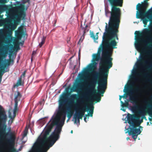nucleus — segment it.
Segmentation results:
<instances>
[{
    "instance_id": "e433bc0d",
    "label": "nucleus",
    "mask_w": 152,
    "mask_h": 152,
    "mask_svg": "<svg viewBox=\"0 0 152 152\" xmlns=\"http://www.w3.org/2000/svg\"><path fill=\"white\" fill-rule=\"evenodd\" d=\"M147 73H144L143 74V76L144 77H146L147 76Z\"/></svg>"
},
{
    "instance_id": "5fc2aeb1",
    "label": "nucleus",
    "mask_w": 152,
    "mask_h": 152,
    "mask_svg": "<svg viewBox=\"0 0 152 152\" xmlns=\"http://www.w3.org/2000/svg\"><path fill=\"white\" fill-rule=\"evenodd\" d=\"M80 57H79V60H80Z\"/></svg>"
},
{
    "instance_id": "f8f14e48",
    "label": "nucleus",
    "mask_w": 152,
    "mask_h": 152,
    "mask_svg": "<svg viewBox=\"0 0 152 152\" xmlns=\"http://www.w3.org/2000/svg\"><path fill=\"white\" fill-rule=\"evenodd\" d=\"M102 46V44L100 47L99 49V50L98 52V53L97 54H93V61L94 62V63L91 64V65L90 66L89 68L92 69H94L95 67V66L94 65V64H96V62H94L95 61H98L99 60L100 58V53L102 51V52L104 50H108L107 48H105L104 47L103 49H102V50L101 51L100 48Z\"/></svg>"
},
{
    "instance_id": "de8ad7c7",
    "label": "nucleus",
    "mask_w": 152,
    "mask_h": 152,
    "mask_svg": "<svg viewBox=\"0 0 152 152\" xmlns=\"http://www.w3.org/2000/svg\"><path fill=\"white\" fill-rule=\"evenodd\" d=\"M83 101H82L81 102V103H83Z\"/></svg>"
},
{
    "instance_id": "a18cd8bd",
    "label": "nucleus",
    "mask_w": 152,
    "mask_h": 152,
    "mask_svg": "<svg viewBox=\"0 0 152 152\" xmlns=\"http://www.w3.org/2000/svg\"><path fill=\"white\" fill-rule=\"evenodd\" d=\"M73 132V131L72 130L71 131V133H72Z\"/></svg>"
},
{
    "instance_id": "aec40b11",
    "label": "nucleus",
    "mask_w": 152,
    "mask_h": 152,
    "mask_svg": "<svg viewBox=\"0 0 152 152\" xmlns=\"http://www.w3.org/2000/svg\"><path fill=\"white\" fill-rule=\"evenodd\" d=\"M17 94L15 96L14 100L15 101L17 100V101H18L20 100V98L22 97V95L19 91L17 92Z\"/></svg>"
},
{
    "instance_id": "bb28decb",
    "label": "nucleus",
    "mask_w": 152,
    "mask_h": 152,
    "mask_svg": "<svg viewBox=\"0 0 152 152\" xmlns=\"http://www.w3.org/2000/svg\"><path fill=\"white\" fill-rule=\"evenodd\" d=\"M26 70H25L23 73V74L21 75L20 77V78H21V79H22V78H24L25 77L26 74Z\"/></svg>"
},
{
    "instance_id": "39448f33",
    "label": "nucleus",
    "mask_w": 152,
    "mask_h": 152,
    "mask_svg": "<svg viewBox=\"0 0 152 152\" xmlns=\"http://www.w3.org/2000/svg\"><path fill=\"white\" fill-rule=\"evenodd\" d=\"M140 116L135 114H128L127 115L128 123L130 124V130L128 131L129 134L132 135V137L135 140L137 136L141 133L140 128L137 127L140 125L143 121L142 118L140 120Z\"/></svg>"
},
{
    "instance_id": "c85d7f7f",
    "label": "nucleus",
    "mask_w": 152,
    "mask_h": 152,
    "mask_svg": "<svg viewBox=\"0 0 152 152\" xmlns=\"http://www.w3.org/2000/svg\"><path fill=\"white\" fill-rule=\"evenodd\" d=\"M73 114V112L71 111H70L68 113V114L67 115L68 117L69 118L72 116V115Z\"/></svg>"
},
{
    "instance_id": "49530a36",
    "label": "nucleus",
    "mask_w": 152,
    "mask_h": 152,
    "mask_svg": "<svg viewBox=\"0 0 152 152\" xmlns=\"http://www.w3.org/2000/svg\"><path fill=\"white\" fill-rule=\"evenodd\" d=\"M1 0V1H2H2H4L5 0Z\"/></svg>"
},
{
    "instance_id": "423d86ee",
    "label": "nucleus",
    "mask_w": 152,
    "mask_h": 152,
    "mask_svg": "<svg viewBox=\"0 0 152 152\" xmlns=\"http://www.w3.org/2000/svg\"><path fill=\"white\" fill-rule=\"evenodd\" d=\"M7 120V116L5 112L3 109L2 107L0 105V125H2L0 128V132L3 135V137L4 135H9L10 137L9 139H7V141L10 147V150L11 151H15V149L14 147V138H13L12 133L11 132H6L7 126L6 125Z\"/></svg>"
},
{
    "instance_id": "5701e85b",
    "label": "nucleus",
    "mask_w": 152,
    "mask_h": 152,
    "mask_svg": "<svg viewBox=\"0 0 152 152\" xmlns=\"http://www.w3.org/2000/svg\"><path fill=\"white\" fill-rule=\"evenodd\" d=\"M134 75H140V74H139L138 73H137V72L135 71L134 72L133 75L132 76V78L134 80H137V79L135 77Z\"/></svg>"
},
{
    "instance_id": "a211bd4d",
    "label": "nucleus",
    "mask_w": 152,
    "mask_h": 152,
    "mask_svg": "<svg viewBox=\"0 0 152 152\" xmlns=\"http://www.w3.org/2000/svg\"><path fill=\"white\" fill-rule=\"evenodd\" d=\"M89 108V110L88 111H89V113H88L89 115L91 117H92L94 112V107L93 105H91Z\"/></svg>"
},
{
    "instance_id": "dca6fc26",
    "label": "nucleus",
    "mask_w": 152,
    "mask_h": 152,
    "mask_svg": "<svg viewBox=\"0 0 152 152\" xmlns=\"http://www.w3.org/2000/svg\"><path fill=\"white\" fill-rule=\"evenodd\" d=\"M83 116L77 113L76 114H75L74 115V118L75 119V123H76L77 121H78V122L80 124V119H82L83 117Z\"/></svg>"
},
{
    "instance_id": "412c9836",
    "label": "nucleus",
    "mask_w": 152,
    "mask_h": 152,
    "mask_svg": "<svg viewBox=\"0 0 152 152\" xmlns=\"http://www.w3.org/2000/svg\"><path fill=\"white\" fill-rule=\"evenodd\" d=\"M129 101H125V102L124 103L122 101H121V103L122 107H127L129 105Z\"/></svg>"
},
{
    "instance_id": "f257e3e1",
    "label": "nucleus",
    "mask_w": 152,
    "mask_h": 152,
    "mask_svg": "<svg viewBox=\"0 0 152 152\" xmlns=\"http://www.w3.org/2000/svg\"><path fill=\"white\" fill-rule=\"evenodd\" d=\"M120 23L116 25L108 27V25L106 23L105 32H104L102 37V46L100 48L101 51L104 47L108 50H104L102 52V59L101 60L102 66L104 67L106 72L104 73L107 76L109 73V69L113 66L112 61L113 58L111 57L113 51V49L116 48L117 42L115 39L118 40L117 33L118 32V28Z\"/></svg>"
},
{
    "instance_id": "ddd939ff",
    "label": "nucleus",
    "mask_w": 152,
    "mask_h": 152,
    "mask_svg": "<svg viewBox=\"0 0 152 152\" xmlns=\"http://www.w3.org/2000/svg\"><path fill=\"white\" fill-rule=\"evenodd\" d=\"M75 109L77 113L83 116H84L85 112L88 111L89 110V107L87 105L82 107L79 105H77Z\"/></svg>"
},
{
    "instance_id": "864d4df0",
    "label": "nucleus",
    "mask_w": 152,
    "mask_h": 152,
    "mask_svg": "<svg viewBox=\"0 0 152 152\" xmlns=\"http://www.w3.org/2000/svg\"><path fill=\"white\" fill-rule=\"evenodd\" d=\"M140 128H141V127H141V126H140Z\"/></svg>"
},
{
    "instance_id": "9b49d317",
    "label": "nucleus",
    "mask_w": 152,
    "mask_h": 152,
    "mask_svg": "<svg viewBox=\"0 0 152 152\" xmlns=\"http://www.w3.org/2000/svg\"><path fill=\"white\" fill-rule=\"evenodd\" d=\"M140 109L141 107H140L137 104H136L134 106L132 107V110L134 112L138 110L137 113L139 115L142 116V118L143 119L146 118L145 117V115L146 113L150 114L151 113H152V109L151 108H150L149 109V110H151L149 111L148 110V109H147V108H146L145 109H142L140 110Z\"/></svg>"
},
{
    "instance_id": "72a5a7b5",
    "label": "nucleus",
    "mask_w": 152,
    "mask_h": 152,
    "mask_svg": "<svg viewBox=\"0 0 152 152\" xmlns=\"http://www.w3.org/2000/svg\"><path fill=\"white\" fill-rule=\"evenodd\" d=\"M88 26L87 25H86L85 26V27L84 28H83V32L84 33H85L86 32V29L88 27Z\"/></svg>"
},
{
    "instance_id": "b1692460",
    "label": "nucleus",
    "mask_w": 152,
    "mask_h": 152,
    "mask_svg": "<svg viewBox=\"0 0 152 152\" xmlns=\"http://www.w3.org/2000/svg\"><path fill=\"white\" fill-rule=\"evenodd\" d=\"M78 97V95L77 94H74L70 96V98L72 100L77 99Z\"/></svg>"
},
{
    "instance_id": "58836bf2",
    "label": "nucleus",
    "mask_w": 152,
    "mask_h": 152,
    "mask_svg": "<svg viewBox=\"0 0 152 152\" xmlns=\"http://www.w3.org/2000/svg\"><path fill=\"white\" fill-rule=\"evenodd\" d=\"M54 22V24L53 25V26H56V20H55Z\"/></svg>"
},
{
    "instance_id": "0eeeda50",
    "label": "nucleus",
    "mask_w": 152,
    "mask_h": 152,
    "mask_svg": "<svg viewBox=\"0 0 152 152\" xmlns=\"http://www.w3.org/2000/svg\"><path fill=\"white\" fill-rule=\"evenodd\" d=\"M65 100V96L63 95L61 96L59 101L58 113L55 115H53L52 117L48 123L50 122H53V121H56V120L58 119L57 123L55 125L62 128L64 125L66 117V111L64 107Z\"/></svg>"
},
{
    "instance_id": "4be33fe9",
    "label": "nucleus",
    "mask_w": 152,
    "mask_h": 152,
    "mask_svg": "<svg viewBox=\"0 0 152 152\" xmlns=\"http://www.w3.org/2000/svg\"><path fill=\"white\" fill-rule=\"evenodd\" d=\"M22 79L21 78H19L16 84L14 86H16L17 87H18L19 86H20L21 85L22 83Z\"/></svg>"
},
{
    "instance_id": "09e8293b",
    "label": "nucleus",
    "mask_w": 152,
    "mask_h": 152,
    "mask_svg": "<svg viewBox=\"0 0 152 152\" xmlns=\"http://www.w3.org/2000/svg\"><path fill=\"white\" fill-rule=\"evenodd\" d=\"M42 102H40V104H42Z\"/></svg>"
},
{
    "instance_id": "2eb2a0df",
    "label": "nucleus",
    "mask_w": 152,
    "mask_h": 152,
    "mask_svg": "<svg viewBox=\"0 0 152 152\" xmlns=\"http://www.w3.org/2000/svg\"><path fill=\"white\" fill-rule=\"evenodd\" d=\"M10 52L11 53L9 55V58H10V59L7 60V62L5 63L1 67L2 68L1 71L4 72V69L5 68L6 66H9L11 62H13V60L11 58V53H12L13 51H10Z\"/></svg>"
},
{
    "instance_id": "a19ab883",
    "label": "nucleus",
    "mask_w": 152,
    "mask_h": 152,
    "mask_svg": "<svg viewBox=\"0 0 152 152\" xmlns=\"http://www.w3.org/2000/svg\"><path fill=\"white\" fill-rule=\"evenodd\" d=\"M9 26H10V24L9 23H7V26L8 28Z\"/></svg>"
},
{
    "instance_id": "393cba45",
    "label": "nucleus",
    "mask_w": 152,
    "mask_h": 152,
    "mask_svg": "<svg viewBox=\"0 0 152 152\" xmlns=\"http://www.w3.org/2000/svg\"><path fill=\"white\" fill-rule=\"evenodd\" d=\"M45 38L43 37L42 39V41L41 42L39 43V46L40 48H41L42 47V45L44 44L45 42Z\"/></svg>"
},
{
    "instance_id": "2f4dec72",
    "label": "nucleus",
    "mask_w": 152,
    "mask_h": 152,
    "mask_svg": "<svg viewBox=\"0 0 152 152\" xmlns=\"http://www.w3.org/2000/svg\"><path fill=\"white\" fill-rule=\"evenodd\" d=\"M152 43V42H149L147 44V46L148 48H151L152 47V45H151V44Z\"/></svg>"
},
{
    "instance_id": "c9c22d12",
    "label": "nucleus",
    "mask_w": 152,
    "mask_h": 152,
    "mask_svg": "<svg viewBox=\"0 0 152 152\" xmlns=\"http://www.w3.org/2000/svg\"><path fill=\"white\" fill-rule=\"evenodd\" d=\"M15 48H17V50L20 49V47L18 45H17L15 47Z\"/></svg>"
},
{
    "instance_id": "4c0bfd02",
    "label": "nucleus",
    "mask_w": 152,
    "mask_h": 152,
    "mask_svg": "<svg viewBox=\"0 0 152 152\" xmlns=\"http://www.w3.org/2000/svg\"><path fill=\"white\" fill-rule=\"evenodd\" d=\"M36 53V51H33L32 52V55H34V54Z\"/></svg>"
},
{
    "instance_id": "7c9ffc66",
    "label": "nucleus",
    "mask_w": 152,
    "mask_h": 152,
    "mask_svg": "<svg viewBox=\"0 0 152 152\" xmlns=\"http://www.w3.org/2000/svg\"><path fill=\"white\" fill-rule=\"evenodd\" d=\"M28 129H26L24 131V134L23 135V137H25L26 136L28 132Z\"/></svg>"
},
{
    "instance_id": "79ce46f5",
    "label": "nucleus",
    "mask_w": 152,
    "mask_h": 152,
    "mask_svg": "<svg viewBox=\"0 0 152 152\" xmlns=\"http://www.w3.org/2000/svg\"><path fill=\"white\" fill-rule=\"evenodd\" d=\"M5 23H8V20H5Z\"/></svg>"
},
{
    "instance_id": "a878e982",
    "label": "nucleus",
    "mask_w": 152,
    "mask_h": 152,
    "mask_svg": "<svg viewBox=\"0 0 152 152\" xmlns=\"http://www.w3.org/2000/svg\"><path fill=\"white\" fill-rule=\"evenodd\" d=\"M15 107L14 109V112L18 110V102L17 100L15 101Z\"/></svg>"
},
{
    "instance_id": "8fccbe9b",
    "label": "nucleus",
    "mask_w": 152,
    "mask_h": 152,
    "mask_svg": "<svg viewBox=\"0 0 152 152\" xmlns=\"http://www.w3.org/2000/svg\"><path fill=\"white\" fill-rule=\"evenodd\" d=\"M148 106L150 107H151V106L150 105H148Z\"/></svg>"
},
{
    "instance_id": "f704fd0d",
    "label": "nucleus",
    "mask_w": 152,
    "mask_h": 152,
    "mask_svg": "<svg viewBox=\"0 0 152 152\" xmlns=\"http://www.w3.org/2000/svg\"><path fill=\"white\" fill-rule=\"evenodd\" d=\"M82 41H83V40H81V38L80 39V40H79V42H78V44H80V42H82Z\"/></svg>"
},
{
    "instance_id": "f3484780",
    "label": "nucleus",
    "mask_w": 152,
    "mask_h": 152,
    "mask_svg": "<svg viewBox=\"0 0 152 152\" xmlns=\"http://www.w3.org/2000/svg\"><path fill=\"white\" fill-rule=\"evenodd\" d=\"M21 31L20 30L15 31V34L16 37L19 39H21L22 38V34L23 33V28H21Z\"/></svg>"
},
{
    "instance_id": "20e7f679",
    "label": "nucleus",
    "mask_w": 152,
    "mask_h": 152,
    "mask_svg": "<svg viewBox=\"0 0 152 152\" xmlns=\"http://www.w3.org/2000/svg\"><path fill=\"white\" fill-rule=\"evenodd\" d=\"M136 32L137 33V34L138 35L139 37L137 38V42L135 44V46L136 49L138 51H142V53H141L142 56L137 64V65L141 66L143 63H147V61H144V56L148 55L149 52L145 50L146 48H142L141 43L145 42V41L143 39L141 38V37L144 35H148V39L151 41H152V34H151L152 32V26H151L149 28H145L143 33H140L138 31H136L135 33Z\"/></svg>"
},
{
    "instance_id": "4468645a",
    "label": "nucleus",
    "mask_w": 152,
    "mask_h": 152,
    "mask_svg": "<svg viewBox=\"0 0 152 152\" xmlns=\"http://www.w3.org/2000/svg\"><path fill=\"white\" fill-rule=\"evenodd\" d=\"M71 90L74 92H79L82 90V86L80 83H77L73 85Z\"/></svg>"
},
{
    "instance_id": "7ed1b4c3",
    "label": "nucleus",
    "mask_w": 152,
    "mask_h": 152,
    "mask_svg": "<svg viewBox=\"0 0 152 152\" xmlns=\"http://www.w3.org/2000/svg\"><path fill=\"white\" fill-rule=\"evenodd\" d=\"M111 6V11L108 10H105V15L108 16V15H110L108 23V27H110L116 24L120 23L121 16V9L118 7H122L123 6V0H107Z\"/></svg>"
},
{
    "instance_id": "6e6d98bb",
    "label": "nucleus",
    "mask_w": 152,
    "mask_h": 152,
    "mask_svg": "<svg viewBox=\"0 0 152 152\" xmlns=\"http://www.w3.org/2000/svg\"><path fill=\"white\" fill-rule=\"evenodd\" d=\"M31 60H32V58H31Z\"/></svg>"
},
{
    "instance_id": "c03bdc74",
    "label": "nucleus",
    "mask_w": 152,
    "mask_h": 152,
    "mask_svg": "<svg viewBox=\"0 0 152 152\" xmlns=\"http://www.w3.org/2000/svg\"><path fill=\"white\" fill-rule=\"evenodd\" d=\"M122 110L124 112L125 111V110L124 109H122Z\"/></svg>"
},
{
    "instance_id": "9d476101",
    "label": "nucleus",
    "mask_w": 152,
    "mask_h": 152,
    "mask_svg": "<svg viewBox=\"0 0 152 152\" xmlns=\"http://www.w3.org/2000/svg\"><path fill=\"white\" fill-rule=\"evenodd\" d=\"M140 91V88L139 86H137L132 89L129 90L126 92L127 95L125 96H120L119 100H121L122 98H126L127 97V95L129 96V99L132 103L137 104V96L133 94L134 93H138Z\"/></svg>"
},
{
    "instance_id": "603ef678",
    "label": "nucleus",
    "mask_w": 152,
    "mask_h": 152,
    "mask_svg": "<svg viewBox=\"0 0 152 152\" xmlns=\"http://www.w3.org/2000/svg\"><path fill=\"white\" fill-rule=\"evenodd\" d=\"M151 98L152 99V95L151 96Z\"/></svg>"
},
{
    "instance_id": "1a4fd4ad",
    "label": "nucleus",
    "mask_w": 152,
    "mask_h": 152,
    "mask_svg": "<svg viewBox=\"0 0 152 152\" xmlns=\"http://www.w3.org/2000/svg\"><path fill=\"white\" fill-rule=\"evenodd\" d=\"M24 7L23 6H19L12 8L8 13V15L12 18L20 20L24 19L26 16V13L24 11Z\"/></svg>"
},
{
    "instance_id": "6ab92c4d",
    "label": "nucleus",
    "mask_w": 152,
    "mask_h": 152,
    "mask_svg": "<svg viewBox=\"0 0 152 152\" xmlns=\"http://www.w3.org/2000/svg\"><path fill=\"white\" fill-rule=\"evenodd\" d=\"M98 34L99 32H97L96 33V35H94L93 32H91L90 33V37L94 40H97L98 38Z\"/></svg>"
},
{
    "instance_id": "473e14b6",
    "label": "nucleus",
    "mask_w": 152,
    "mask_h": 152,
    "mask_svg": "<svg viewBox=\"0 0 152 152\" xmlns=\"http://www.w3.org/2000/svg\"><path fill=\"white\" fill-rule=\"evenodd\" d=\"M88 116H89L88 113L87 114L85 115V117H84V119L85 121L86 122H87V121L86 120V118L87 117H88Z\"/></svg>"
},
{
    "instance_id": "ea45409f",
    "label": "nucleus",
    "mask_w": 152,
    "mask_h": 152,
    "mask_svg": "<svg viewBox=\"0 0 152 152\" xmlns=\"http://www.w3.org/2000/svg\"><path fill=\"white\" fill-rule=\"evenodd\" d=\"M151 68H152V65L151 66L148 67V69H151Z\"/></svg>"
},
{
    "instance_id": "6e6552de",
    "label": "nucleus",
    "mask_w": 152,
    "mask_h": 152,
    "mask_svg": "<svg viewBox=\"0 0 152 152\" xmlns=\"http://www.w3.org/2000/svg\"><path fill=\"white\" fill-rule=\"evenodd\" d=\"M148 4L147 1H145L142 4L138 3L136 6V9L139 12V14H137V18H141L144 24V27L146 26L147 22L150 20L151 17L148 12H146Z\"/></svg>"
},
{
    "instance_id": "cd10ccee",
    "label": "nucleus",
    "mask_w": 152,
    "mask_h": 152,
    "mask_svg": "<svg viewBox=\"0 0 152 152\" xmlns=\"http://www.w3.org/2000/svg\"><path fill=\"white\" fill-rule=\"evenodd\" d=\"M10 47H11V48L13 47V45L11 44H10L9 45H8L7 46H6L5 48V49L6 50H8V49L10 48Z\"/></svg>"
},
{
    "instance_id": "f03ea898",
    "label": "nucleus",
    "mask_w": 152,
    "mask_h": 152,
    "mask_svg": "<svg viewBox=\"0 0 152 152\" xmlns=\"http://www.w3.org/2000/svg\"><path fill=\"white\" fill-rule=\"evenodd\" d=\"M104 67L102 66L99 73H96L94 75L90 84L89 88L88 90L89 93L94 95L93 97H90L88 99L89 101L92 103L94 101L96 102H99L101 100V96H103L107 88V79L108 74L107 76L104 74L106 72Z\"/></svg>"
},
{
    "instance_id": "c756f323",
    "label": "nucleus",
    "mask_w": 152,
    "mask_h": 152,
    "mask_svg": "<svg viewBox=\"0 0 152 152\" xmlns=\"http://www.w3.org/2000/svg\"><path fill=\"white\" fill-rule=\"evenodd\" d=\"M6 56L5 54H3L0 56V61H3V58H4L6 57Z\"/></svg>"
},
{
    "instance_id": "3c124183",
    "label": "nucleus",
    "mask_w": 152,
    "mask_h": 152,
    "mask_svg": "<svg viewBox=\"0 0 152 152\" xmlns=\"http://www.w3.org/2000/svg\"><path fill=\"white\" fill-rule=\"evenodd\" d=\"M149 122H147V125H148L149 124Z\"/></svg>"
},
{
    "instance_id": "37998d69",
    "label": "nucleus",
    "mask_w": 152,
    "mask_h": 152,
    "mask_svg": "<svg viewBox=\"0 0 152 152\" xmlns=\"http://www.w3.org/2000/svg\"><path fill=\"white\" fill-rule=\"evenodd\" d=\"M129 139H130V138H129V137H127V138H126V139H127V140H129Z\"/></svg>"
}]
</instances>
